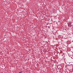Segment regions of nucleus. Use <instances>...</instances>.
I'll use <instances>...</instances> for the list:
<instances>
[{
	"label": "nucleus",
	"mask_w": 73,
	"mask_h": 73,
	"mask_svg": "<svg viewBox=\"0 0 73 73\" xmlns=\"http://www.w3.org/2000/svg\"><path fill=\"white\" fill-rule=\"evenodd\" d=\"M68 27H72V24H71V22H69V23H68Z\"/></svg>",
	"instance_id": "f257e3e1"
}]
</instances>
